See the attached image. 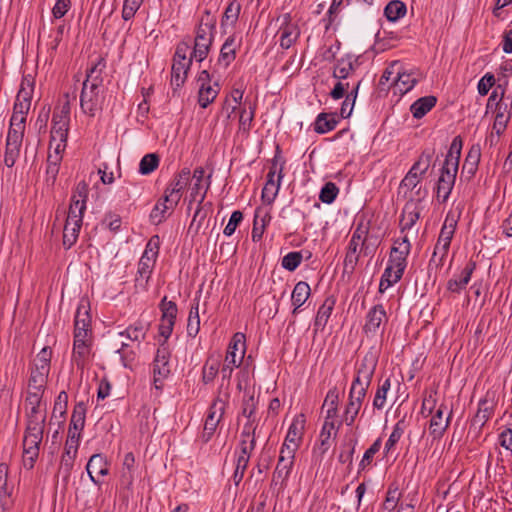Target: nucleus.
<instances>
[{
	"label": "nucleus",
	"mask_w": 512,
	"mask_h": 512,
	"mask_svg": "<svg viewBox=\"0 0 512 512\" xmlns=\"http://www.w3.org/2000/svg\"><path fill=\"white\" fill-rule=\"evenodd\" d=\"M105 67L103 59L87 70L80 93V108L82 112L94 117L101 108L103 97L100 94L103 85L102 68Z\"/></svg>",
	"instance_id": "1"
},
{
	"label": "nucleus",
	"mask_w": 512,
	"mask_h": 512,
	"mask_svg": "<svg viewBox=\"0 0 512 512\" xmlns=\"http://www.w3.org/2000/svg\"><path fill=\"white\" fill-rule=\"evenodd\" d=\"M462 146L463 140L461 136L454 137L441 167L436 190L437 199L442 203H445L448 200L454 187L459 168Z\"/></svg>",
	"instance_id": "2"
},
{
	"label": "nucleus",
	"mask_w": 512,
	"mask_h": 512,
	"mask_svg": "<svg viewBox=\"0 0 512 512\" xmlns=\"http://www.w3.org/2000/svg\"><path fill=\"white\" fill-rule=\"evenodd\" d=\"M216 31V17L205 10L201 15L196 28L194 47L191 53L192 57L198 62H202L209 54Z\"/></svg>",
	"instance_id": "3"
},
{
	"label": "nucleus",
	"mask_w": 512,
	"mask_h": 512,
	"mask_svg": "<svg viewBox=\"0 0 512 512\" xmlns=\"http://www.w3.org/2000/svg\"><path fill=\"white\" fill-rule=\"evenodd\" d=\"M189 49L190 45L187 42H181L177 45L171 68V86L174 90L181 88L187 79L188 71L194 59L192 55L187 58Z\"/></svg>",
	"instance_id": "4"
},
{
	"label": "nucleus",
	"mask_w": 512,
	"mask_h": 512,
	"mask_svg": "<svg viewBox=\"0 0 512 512\" xmlns=\"http://www.w3.org/2000/svg\"><path fill=\"white\" fill-rule=\"evenodd\" d=\"M377 364L378 354L371 348L357 365L356 376L352 381L351 388L370 387Z\"/></svg>",
	"instance_id": "5"
},
{
	"label": "nucleus",
	"mask_w": 512,
	"mask_h": 512,
	"mask_svg": "<svg viewBox=\"0 0 512 512\" xmlns=\"http://www.w3.org/2000/svg\"><path fill=\"white\" fill-rule=\"evenodd\" d=\"M295 447H281L278 462L272 477V484L285 489L294 464Z\"/></svg>",
	"instance_id": "6"
},
{
	"label": "nucleus",
	"mask_w": 512,
	"mask_h": 512,
	"mask_svg": "<svg viewBox=\"0 0 512 512\" xmlns=\"http://www.w3.org/2000/svg\"><path fill=\"white\" fill-rule=\"evenodd\" d=\"M411 244L407 236L394 241L388 259V266L395 269L398 276H403L407 267V257L410 254Z\"/></svg>",
	"instance_id": "7"
},
{
	"label": "nucleus",
	"mask_w": 512,
	"mask_h": 512,
	"mask_svg": "<svg viewBox=\"0 0 512 512\" xmlns=\"http://www.w3.org/2000/svg\"><path fill=\"white\" fill-rule=\"evenodd\" d=\"M227 403L221 399L216 398L208 409V413L205 419L203 433L201 440L203 443H207L211 440L214 435L216 428L223 418L226 410Z\"/></svg>",
	"instance_id": "8"
},
{
	"label": "nucleus",
	"mask_w": 512,
	"mask_h": 512,
	"mask_svg": "<svg viewBox=\"0 0 512 512\" xmlns=\"http://www.w3.org/2000/svg\"><path fill=\"white\" fill-rule=\"evenodd\" d=\"M170 351L165 345L161 343L157 349L153 361V384L156 389H161L163 381L170 375Z\"/></svg>",
	"instance_id": "9"
},
{
	"label": "nucleus",
	"mask_w": 512,
	"mask_h": 512,
	"mask_svg": "<svg viewBox=\"0 0 512 512\" xmlns=\"http://www.w3.org/2000/svg\"><path fill=\"white\" fill-rule=\"evenodd\" d=\"M190 174L191 172L188 168H183L179 173H177L174 176L173 180L165 189V201L171 203V206L178 205L182 196V192L189 183Z\"/></svg>",
	"instance_id": "10"
},
{
	"label": "nucleus",
	"mask_w": 512,
	"mask_h": 512,
	"mask_svg": "<svg viewBox=\"0 0 512 512\" xmlns=\"http://www.w3.org/2000/svg\"><path fill=\"white\" fill-rule=\"evenodd\" d=\"M42 439L43 435L26 432L24 434L22 462L24 467L28 470L32 469L35 465V462L39 456Z\"/></svg>",
	"instance_id": "11"
},
{
	"label": "nucleus",
	"mask_w": 512,
	"mask_h": 512,
	"mask_svg": "<svg viewBox=\"0 0 512 512\" xmlns=\"http://www.w3.org/2000/svg\"><path fill=\"white\" fill-rule=\"evenodd\" d=\"M388 322L386 310L382 304L374 305L365 317L363 331L367 336L377 334L383 324Z\"/></svg>",
	"instance_id": "12"
},
{
	"label": "nucleus",
	"mask_w": 512,
	"mask_h": 512,
	"mask_svg": "<svg viewBox=\"0 0 512 512\" xmlns=\"http://www.w3.org/2000/svg\"><path fill=\"white\" fill-rule=\"evenodd\" d=\"M359 58V56L347 53L344 56L336 59L332 76L337 80L348 79L360 65Z\"/></svg>",
	"instance_id": "13"
},
{
	"label": "nucleus",
	"mask_w": 512,
	"mask_h": 512,
	"mask_svg": "<svg viewBox=\"0 0 512 512\" xmlns=\"http://www.w3.org/2000/svg\"><path fill=\"white\" fill-rule=\"evenodd\" d=\"M246 352L245 335L237 332L233 335L225 356L224 361L232 366H240Z\"/></svg>",
	"instance_id": "14"
},
{
	"label": "nucleus",
	"mask_w": 512,
	"mask_h": 512,
	"mask_svg": "<svg viewBox=\"0 0 512 512\" xmlns=\"http://www.w3.org/2000/svg\"><path fill=\"white\" fill-rule=\"evenodd\" d=\"M33 93V83L24 77L22 79L20 89L17 93L16 100L13 107V113L27 116L31 106V99Z\"/></svg>",
	"instance_id": "15"
},
{
	"label": "nucleus",
	"mask_w": 512,
	"mask_h": 512,
	"mask_svg": "<svg viewBox=\"0 0 512 512\" xmlns=\"http://www.w3.org/2000/svg\"><path fill=\"white\" fill-rule=\"evenodd\" d=\"M476 269V262L469 260L459 275H454L447 282V290L451 293L460 294L468 285L471 276Z\"/></svg>",
	"instance_id": "16"
},
{
	"label": "nucleus",
	"mask_w": 512,
	"mask_h": 512,
	"mask_svg": "<svg viewBox=\"0 0 512 512\" xmlns=\"http://www.w3.org/2000/svg\"><path fill=\"white\" fill-rule=\"evenodd\" d=\"M446 409L447 406L444 403H441L430 420L429 430L434 439L441 438L450 425L452 419V410L444 419L443 415Z\"/></svg>",
	"instance_id": "17"
},
{
	"label": "nucleus",
	"mask_w": 512,
	"mask_h": 512,
	"mask_svg": "<svg viewBox=\"0 0 512 512\" xmlns=\"http://www.w3.org/2000/svg\"><path fill=\"white\" fill-rule=\"evenodd\" d=\"M241 46V38L235 34L230 35L223 43L218 57V64L227 68L236 58V52Z\"/></svg>",
	"instance_id": "18"
},
{
	"label": "nucleus",
	"mask_w": 512,
	"mask_h": 512,
	"mask_svg": "<svg viewBox=\"0 0 512 512\" xmlns=\"http://www.w3.org/2000/svg\"><path fill=\"white\" fill-rule=\"evenodd\" d=\"M481 150L479 146H472L464 160L461 176L466 180L472 179L477 170L480 162Z\"/></svg>",
	"instance_id": "19"
},
{
	"label": "nucleus",
	"mask_w": 512,
	"mask_h": 512,
	"mask_svg": "<svg viewBox=\"0 0 512 512\" xmlns=\"http://www.w3.org/2000/svg\"><path fill=\"white\" fill-rule=\"evenodd\" d=\"M369 232H370V222L365 221L363 218H361L358 221L356 228L352 233V236L349 241L347 249L359 251L362 243L364 241L368 240Z\"/></svg>",
	"instance_id": "20"
},
{
	"label": "nucleus",
	"mask_w": 512,
	"mask_h": 512,
	"mask_svg": "<svg viewBox=\"0 0 512 512\" xmlns=\"http://www.w3.org/2000/svg\"><path fill=\"white\" fill-rule=\"evenodd\" d=\"M340 121V117L336 112L326 113L322 112L317 115L316 120L314 122V131L318 134H325L337 126Z\"/></svg>",
	"instance_id": "21"
},
{
	"label": "nucleus",
	"mask_w": 512,
	"mask_h": 512,
	"mask_svg": "<svg viewBox=\"0 0 512 512\" xmlns=\"http://www.w3.org/2000/svg\"><path fill=\"white\" fill-rule=\"evenodd\" d=\"M311 295V288L309 284L305 281H299L294 286V289L291 294V302L294 306L292 311L293 315L298 313L299 308L304 305V303L308 300Z\"/></svg>",
	"instance_id": "22"
},
{
	"label": "nucleus",
	"mask_w": 512,
	"mask_h": 512,
	"mask_svg": "<svg viewBox=\"0 0 512 512\" xmlns=\"http://www.w3.org/2000/svg\"><path fill=\"white\" fill-rule=\"evenodd\" d=\"M156 260L148 257L146 255H142L139 263H138V269H137V276H136V283L140 286H144L148 283L153 268L155 266Z\"/></svg>",
	"instance_id": "23"
},
{
	"label": "nucleus",
	"mask_w": 512,
	"mask_h": 512,
	"mask_svg": "<svg viewBox=\"0 0 512 512\" xmlns=\"http://www.w3.org/2000/svg\"><path fill=\"white\" fill-rule=\"evenodd\" d=\"M437 98L433 95L424 96L417 99L410 107V111L414 118L421 119L424 117L432 108L435 107Z\"/></svg>",
	"instance_id": "24"
},
{
	"label": "nucleus",
	"mask_w": 512,
	"mask_h": 512,
	"mask_svg": "<svg viewBox=\"0 0 512 512\" xmlns=\"http://www.w3.org/2000/svg\"><path fill=\"white\" fill-rule=\"evenodd\" d=\"M335 300L333 298H327L323 304L319 307L315 320L314 329L315 331H322L330 318L334 309Z\"/></svg>",
	"instance_id": "25"
},
{
	"label": "nucleus",
	"mask_w": 512,
	"mask_h": 512,
	"mask_svg": "<svg viewBox=\"0 0 512 512\" xmlns=\"http://www.w3.org/2000/svg\"><path fill=\"white\" fill-rule=\"evenodd\" d=\"M256 429L257 425L251 426L250 423H245L240 433L239 448L240 452H252L256 446Z\"/></svg>",
	"instance_id": "26"
},
{
	"label": "nucleus",
	"mask_w": 512,
	"mask_h": 512,
	"mask_svg": "<svg viewBox=\"0 0 512 512\" xmlns=\"http://www.w3.org/2000/svg\"><path fill=\"white\" fill-rule=\"evenodd\" d=\"M278 33L280 35V47L283 49H289L299 39L300 28L298 25L283 26L279 27Z\"/></svg>",
	"instance_id": "27"
},
{
	"label": "nucleus",
	"mask_w": 512,
	"mask_h": 512,
	"mask_svg": "<svg viewBox=\"0 0 512 512\" xmlns=\"http://www.w3.org/2000/svg\"><path fill=\"white\" fill-rule=\"evenodd\" d=\"M89 310V302L81 299L75 314L74 329L90 330L91 316Z\"/></svg>",
	"instance_id": "28"
},
{
	"label": "nucleus",
	"mask_w": 512,
	"mask_h": 512,
	"mask_svg": "<svg viewBox=\"0 0 512 512\" xmlns=\"http://www.w3.org/2000/svg\"><path fill=\"white\" fill-rule=\"evenodd\" d=\"M258 406V398L253 394L244 396L241 407V415L247 418L246 423H250L251 426H258V419L256 417V410Z\"/></svg>",
	"instance_id": "29"
},
{
	"label": "nucleus",
	"mask_w": 512,
	"mask_h": 512,
	"mask_svg": "<svg viewBox=\"0 0 512 512\" xmlns=\"http://www.w3.org/2000/svg\"><path fill=\"white\" fill-rule=\"evenodd\" d=\"M69 122L70 120L53 115L50 146L52 142L56 140L67 142Z\"/></svg>",
	"instance_id": "30"
},
{
	"label": "nucleus",
	"mask_w": 512,
	"mask_h": 512,
	"mask_svg": "<svg viewBox=\"0 0 512 512\" xmlns=\"http://www.w3.org/2000/svg\"><path fill=\"white\" fill-rule=\"evenodd\" d=\"M283 165L280 166L279 172L277 175V181L275 180H267L263 189H262V201L268 205L272 204L275 200V197L278 194L279 188H280V182L283 178L282 174Z\"/></svg>",
	"instance_id": "31"
},
{
	"label": "nucleus",
	"mask_w": 512,
	"mask_h": 512,
	"mask_svg": "<svg viewBox=\"0 0 512 512\" xmlns=\"http://www.w3.org/2000/svg\"><path fill=\"white\" fill-rule=\"evenodd\" d=\"M45 420H46V411H44V412L34 411V413H28L27 414V425H26L25 432L43 435L44 427H45Z\"/></svg>",
	"instance_id": "32"
},
{
	"label": "nucleus",
	"mask_w": 512,
	"mask_h": 512,
	"mask_svg": "<svg viewBox=\"0 0 512 512\" xmlns=\"http://www.w3.org/2000/svg\"><path fill=\"white\" fill-rule=\"evenodd\" d=\"M420 218L419 208L414 204H406L401 215V231L410 230Z\"/></svg>",
	"instance_id": "33"
},
{
	"label": "nucleus",
	"mask_w": 512,
	"mask_h": 512,
	"mask_svg": "<svg viewBox=\"0 0 512 512\" xmlns=\"http://www.w3.org/2000/svg\"><path fill=\"white\" fill-rule=\"evenodd\" d=\"M78 449L70 447H64V452L61 456L59 465V473H61L65 480L70 477L71 471L74 467V461L77 455Z\"/></svg>",
	"instance_id": "34"
},
{
	"label": "nucleus",
	"mask_w": 512,
	"mask_h": 512,
	"mask_svg": "<svg viewBox=\"0 0 512 512\" xmlns=\"http://www.w3.org/2000/svg\"><path fill=\"white\" fill-rule=\"evenodd\" d=\"M495 119L493 124V129L496 131L497 135H501L506 129L507 123L509 121L510 115L507 113V104L500 102V100L495 104Z\"/></svg>",
	"instance_id": "35"
},
{
	"label": "nucleus",
	"mask_w": 512,
	"mask_h": 512,
	"mask_svg": "<svg viewBox=\"0 0 512 512\" xmlns=\"http://www.w3.org/2000/svg\"><path fill=\"white\" fill-rule=\"evenodd\" d=\"M91 352V342H73L72 361L78 368H84Z\"/></svg>",
	"instance_id": "36"
},
{
	"label": "nucleus",
	"mask_w": 512,
	"mask_h": 512,
	"mask_svg": "<svg viewBox=\"0 0 512 512\" xmlns=\"http://www.w3.org/2000/svg\"><path fill=\"white\" fill-rule=\"evenodd\" d=\"M135 474V457L132 452L126 453L122 463L121 482L127 486L132 485Z\"/></svg>",
	"instance_id": "37"
},
{
	"label": "nucleus",
	"mask_w": 512,
	"mask_h": 512,
	"mask_svg": "<svg viewBox=\"0 0 512 512\" xmlns=\"http://www.w3.org/2000/svg\"><path fill=\"white\" fill-rule=\"evenodd\" d=\"M176 206H171V203L165 201V194L155 204L154 208L150 213V219L154 224H160L167 218L169 210L173 211Z\"/></svg>",
	"instance_id": "38"
},
{
	"label": "nucleus",
	"mask_w": 512,
	"mask_h": 512,
	"mask_svg": "<svg viewBox=\"0 0 512 512\" xmlns=\"http://www.w3.org/2000/svg\"><path fill=\"white\" fill-rule=\"evenodd\" d=\"M361 81L359 80L355 85L352 86L351 91L346 94L345 100L343 101L340 109V118H348L352 114L355 101L358 95Z\"/></svg>",
	"instance_id": "39"
},
{
	"label": "nucleus",
	"mask_w": 512,
	"mask_h": 512,
	"mask_svg": "<svg viewBox=\"0 0 512 512\" xmlns=\"http://www.w3.org/2000/svg\"><path fill=\"white\" fill-rule=\"evenodd\" d=\"M406 12V5L404 2L400 0L390 1L384 9V14L390 22H396L397 20L405 16Z\"/></svg>",
	"instance_id": "40"
},
{
	"label": "nucleus",
	"mask_w": 512,
	"mask_h": 512,
	"mask_svg": "<svg viewBox=\"0 0 512 512\" xmlns=\"http://www.w3.org/2000/svg\"><path fill=\"white\" fill-rule=\"evenodd\" d=\"M82 224L66 222L63 230V246L66 250L70 249L76 242L79 236Z\"/></svg>",
	"instance_id": "41"
},
{
	"label": "nucleus",
	"mask_w": 512,
	"mask_h": 512,
	"mask_svg": "<svg viewBox=\"0 0 512 512\" xmlns=\"http://www.w3.org/2000/svg\"><path fill=\"white\" fill-rule=\"evenodd\" d=\"M200 330L199 300L195 299L188 316L187 334L194 338Z\"/></svg>",
	"instance_id": "42"
},
{
	"label": "nucleus",
	"mask_w": 512,
	"mask_h": 512,
	"mask_svg": "<svg viewBox=\"0 0 512 512\" xmlns=\"http://www.w3.org/2000/svg\"><path fill=\"white\" fill-rule=\"evenodd\" d=\"M449 249L450 245H444L442 243L436 242L432 257L429 261V267H434L435 269L442 268L448 255Z\"/></svg>",
	"instance_id": "43"
},
{
	"label": "nucleus",
	"mask_w": 512,
	"mask_h": 512,
	"mask_svg": "<svg viewBox=\"0 0 512 512\" xmlns=\"http://www.w3.org/2000/svg\"><path fill=\"white\" fill-rule=\"evenodd\" d=\"M270 221L271 215L269 213H265L260 218L258 212H256L251 233V238L253 242H259L262 239L264 230Z\"/></svg>",
	"instance_id": "44"
},
{
	"label": "nucleus",
	"mask_w": 512,
	"mask_h": 512,
	"mask_svg": "<svg viewBox=\"0 0 512 512\" xmlns=\"http://www.w3.org/2000/svg\"><path fill=\"white\" fill-rule=\"evenodd\" d=\"M147 332V326L141 321H137L134 324L128 326L124 331L120 332V336H126L131 341L140 342L145 338Z\"/></svg>",
	"instance_id": "45"
},
{
	"label": "nucleus",
	"mask_w": 512,
	"mask_h": 512,
	"mask_svg": "<svg viewBox=\"0 0 512 512\" xmlns=\"http://www.w3.org/2000/svg\"><path fill=\"white\" fill-rule=\"evenodd\" d=\"M219 93L218 84L215 83L214 86L208 85L205 87H199L198 91V103L202 108H206L209 104H211L217 97Z\"/></svg>",
	"instance_id": "46"
},
{
	"label": "nucleus",
	"mask_w": 512,
	"mask_h": 512,
	"mask_svg": "<svg viewBox=\"0 0 512 512\" xmlns=\"http://www.w3.org/2000/svg\"><path fill=\"white\" fill-rule=\"evenodd\" d=\"M434 154L435 149H425L419 159L412 165L411 169L423 176L429 169Z\"/></svg>",
	"instance_id": "47"
},
{
	"label": "nucleus",
	"mask_w": 512,
	"mask_h": 512,
	"mask_svg": "<svg viewBox=\"0 0 512 512\" xmlns=\"http://www.w3.org/2000/svg\"><path fill=\"white\" fill-rule=\"evenodd\" d=\"M49 371L38 370L36 368L31 369V375L29 378L28 387L30 390L44 391Z\"/></svg>",
	"instance_id": "48"
},
{
	"label": "nucleus",
	"mask_w": 512,
	"mask_h": 512,
	"mask_svg": "<svg viewBox=\"0 0 512 512\" xmlns=\"http://www.w3.org/2000/svg\"><path fill=\"white\" fill-rule=\"evenodd\" d=\"M92 469L101 476H106L109 473L108 462L102 454H94L90 457L86 470Z\"/></svg>",
	"instance_id": "49"
},
{
	"label": "nucleus",
	"mask_w": 512,
	"mask_h": 512,
	"mask_svg": "<svg viewBox=\"0 0 512 512\" xmlns=\"http://www.w3.org/2000/svg\"><path fill=\"white\" fill-rule=\"evenodd\" d=\"M86 418V406L79 402L74 406L69 427L75 430H83Z\"/></svg>",
	"instance_id": "50"
},
{
	"label": "nucleus",
	"mask_w": 512,
	"mask_h": 512,
	"mask_svg": "<svg viewBox=\"0 0 512 512\" xmlns=\"http://www.w3.org/2000/svg\"><path fill=\"white\" fill-rule=\"evenodd\" d=\"M160 158L156 153H149L143 156L139 163V173L141 175H149L157 169Z\"/></svg>",
	"instance_id": "51"
},
{
	"label": "nucleus",
	"mask_w": 512,
	"mask_h": 512,
	"mask_svg": "<svg viewBox=\"0 0 512 512\" xmlns=\"http://www.w3.org/2000/svg\"><path fill=\"white\" fill-rule=\"evenodd\" d=\"M85 210L86 205L84 203H80L76 199H71L66 222L82 224Z\"/></svg>",
	"instance_id": "52"
},
{
	"label": "nucleus",
	"mask_w": 512,
	"mask_h": 512,
	"mask_svg": "<svg viewBox=\"0 0 512 512\" xmlns=\"http://www.w3.org/2000/svg\"><path fill=\"white\" fill-rule=\"evenodd\" d=\"M159 308L162 313L161 319L175 323L178 308L174 301H170L164 296L160 301Z\"/></svg>",
	"instance_id": "53"
},
{
	"label": "nucleus",
	"mask_w": 512,
	"mask_h": 512,
	"mask_svg": "<svg viewBox=\"0 0 512 512\" xmlns=\"http://www.w3.org/2000/svg\"><path fill=\"white\" fill-rule=\"evenodd\" d=\"M241 11V4L237 0L231 1L225 9L222 17V25L231 24L235 25Z\"/></svg>",
	"instance_id": "54"
},
{
	"label": "nucleus",
	"mask_w": 512,
	"mask_h": 512,
	"mask_svg": "<svg viewBox=\"0 0 512 512\" xmlns=\"http://www.w3.org/2000/svg\"><path fill=\"white\" fill-rule=\"evenodd\" d=\"M397 273L395 269L390 266H386L379 283V292L384 293L389 287L396 284L402 276L396 277Z\"/></svg>",
	"instance_id": "55"
},
{
	"label": "nucleus",
	"mask_w": 512,
	"mask_h": 512,
	"mask_svg": "<svg viewBox=\"0 0 512 512\" xmlns=\"http://www.w3.org/2000/svg\"><path fill=\"white\" fill-rule=\"evenodd\" d=\"M303 429V425L301 424L300 427L298 426V423L293 422L287 432L285 441L282 445V447L288 446L290 449L291 447H295V451L298 448V441L301 438V430Z\"/></svg>",
	"instance_id": "56"
},
{
	"label": "nucleus",
	"mask_w": 512,
	"mask_h": 512,
	"mask_svg": "<svg viewBox=\"0 0 512 512\" xmlns=\"http://www.w3.org/2000/svg\"><path fill=\"white\" fill-rule=\"evenodd\" d=\"M44 391L40 390H28L26 403L30 406V411L28 413L44 412L46 411V407L42 408V394Z\"/></svg>",
	"instance_id": "57"
},
{
	"label": "nucleus",
	"mask_w": 512,
	"mask_h": 512,
	"mask_svg": "<svg viewBox=\"0 0 512 512\" xmlns=\"http://www.w3.org/2000/svg\"><path fill=\"white\" fill-rule=\"evenodd\" d=\"M394 82L402 93H406L415 86L417 79L410 73L398 71Z\"/></svg>",
	"instance_id": "58"
},
{
	"label": "nucleus",
	"mask_w": 512,
	"mask_h": 512,
	"mask_svg": "<svg viewBox=\"0 0 512 512\" xmlns=\"http://www.w3.org/2000/svg\"><path fill=\"white\" fill-rule=\"evenodd\" d=\"M391 381L390 378L385 379V381L378 387L374 399H373V407L375 409L381 410L386 403V395L390 390Z\"/></svg>",
	"instance_id": "59"
},
{
	"label": "nucleus",
	"mask_w": 512,
	"mask_h": 512,
	"mask_svg": "<svg viewBox=\"0 0 512 512\" xmlns=\"http://www.w3.org/2000/svg\"><path fill=\"white\" fill-rule=\"evenodd\" d=\"M248 109L249 110H247L246 107H243L239 116V129L244 132H248L251 129L255 116V107L249 104Z\"/></svg>",
	"instance_id": "60"
},
{
	"label": "nucleus",
	"mask_w": 512,
	"mask_h": 512,
	"mask_svg": "<svg viewBox=\"0 0 512 512\" xmlns=\"http://www.w3.org/2000/svg\"><path fill=\"white\" fill-rule=\"evenodd\" d=\"M303 259L300 251H293L286 254L281 261V265L284 269L292 272L298 268Z\"/></svg>",
	"instance_id": "61"
},
{
	"label": "nucleus",
	"mask_w": 512,
	"mask_h": 512,
	"mask_svg": "<svg viewBox=\"0 0 512 512\" xmlns=\"http://www.w3.org/2000/svg\"><path fill=\"white\" fill-rule=\"evenodd\" d=\"M361 404L353 400H349L346 404L344 413H343V421L347 426H352L355 422V419L361 409Z\"/></svg>",
	"instance_id": "62"
},
{
	"label": "nucleus",
	"mask_w": 512,
	"mask_h": 512,
	"mask_svg": "<svg viewBox=\"0 0 512 512\" xmlns=\"http://www.w3.org/2000/svg\"><path fill=\"white\" fill-rule=\"evenodd\" d=\"M144 0H124L122 7V19L129 21L134 18L137 11L142 6Z\"/></svg>",
	"instance_id": "63"
},
{
	"label": "nucleus",
	"mask_w": 512,
	"mask_h": 512,
	"mask_svg": "<svg viewBox=\"0 0 512 512\" xmlns=\"http://www.w3.org/2000/svg\"><path fill=\"white\" fill-rule=\"evenodd\" d=\"M339 189L333 182H327L321 189L319 198L323 203L331 204L336 199Z\"/></svg>",
	"instance_id": "64"
}]
</instances>
